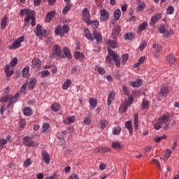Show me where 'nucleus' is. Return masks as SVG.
Here are the masks:
<instances>
[{"instance_id":"obj_1","label":"nucleus","mask_w":179,"mask_h":179,"mask_svg":"<svg viewBox=\"0 0 179 179\" xmlns=\"http://www.w3.org/2000/svg\"><path fill=\"white\" fill-rule=\"evenodd\" d=\"M170 115L165 113L162 115L157 123L155 124V128L157 131H159L160 128H163L164 131H167L170 127Z\"/></svg>"},{"instance_id":"obj_2","label":"nucleus","mask_w":179,"mask_h":179,"mask_svg":"<svg viewBox=\"0 0 179 179\" xmlns=\"http://www.w3.org/2000/svg\"><path fill=\"white\" fill-rule=\"evenodd\" d=\"M108 55L106 57V62L108 64L109 66L113 65V59H114L117 68H120L121 66V59H120V55L115 53V51L108 49ZM113 58H111V57Z\"/></svg>"},{"instance_id":"obj_3","label":"nucleus","mask_w":179,"mask_h":179,"mask_svg":"<svg viewBox=\"0 0 179 179\" xmlns=\"http://www.w3.org/2000/svg\"><path fill=\"white\" fill-rule=\"evenodd\" d=\"M51 59H55V58H64V55H62V50H61V46L58 45H55L53 46L52 52L50 55Z\"/></svg>"},{"instance_id":"obj_4","label":"nucleus","mask_w":179,"mask_h":179,"mask_svg":"<svg viewBox=\"0 0 179 179\" xmlns=\"http://www.w3.org/2000/svg\"><path fill=\"white\" fill-rule=\"evenodd\" d=\"M134 103V99L131 96L129 97L127 101H124L119 108L120 113H127L128 107H130L131 104Z\"/></svg>"},{"instance_id":"obj_5","label":"nucleus","mask_w":179,"mask_h":179,"mask_svg":"<svg viewBox=\"0 0 179 179\" xmlns=\"http://www.w3.org/2000/svg\"><path fill=\"white\" fill-rule=\"evenodd\" d=\"M33 138L29 136H27L23 138V143L25 146H28L29 148H37L38 146V143H34L33 141Z\"/></svg>"},{"instance_id":"obj_6","label":"nucleus","mask_w":179,"mask_h":179,"mask_svg":"<svg viewBox=\"0 0 179 179\" xmlns=\"http://www.w3.org/2000/svg\"><path fill=\"white\" fill-rule=\"evenodd\" d=\"M24 41V36L17 38L13 44L9 46V50H16L22 46V43Z\"/></svg>"},{"instance_id":"obj_7","label":"nucleus","mask_w":179,"mask_h":179,"mask_svg":"<svg viewBox=\"0 0 179 179\" xmlns=\"http://www.w3.org/2000/svg\"><path fill=\"white\" fill-rule=\"evenodd\" d=\"M83 20L87 24H90V13L89 12V9L84 8L82 12Z\"/></svg>"},{"instance_id":"obj_8","label":"nucleus","mask_w":179,"mask_h":179,"mask_svg":"<svg viewBox=\"0 0 179 179\" xmlns=\"http://www.w3.org/2000/svg\"><path fill=\"white\" fill-rule=\"evenodd\" d=\"M168 93H169V87L166 86L162 87L160 92L157 95V99L159 100V101H160L163 99V97H166Z\"/></svg>"},{"instance_id":"obj_9","label":"nucleus","mask_w":179,"mask_h":179,"mask_svg":"<svg viewBox=\"0 0 179 179\" xmlns=\"http://www.w3.org/2000/svg\"><path fill=\"white\" fill-rule=\"evenodd\" d=\"M35 33L38 37H40L41 36L45 37V36H47V31L45 29H43V27L40 24L36 26Z\"/></svg>"},{"instance_id":"obj_10","label":"nucleus","mask_w":179,"mask_h":179,"mask_svg":"<svg viewBox=\"0 0 179 179\" xmlns=\"http://www.w3.org/2000/svg\"><path fill=\"white\" fill-rule=\"evenodd\" d=\"M100 20L101 22H106L108 20V17H110V13L106 9H102L100 10Z\"/></svg>"},{"instance_id":"obj_11","label":"nucleus","mask_w":179,"mask_h":179,"mask_svg":"<svg viewBox=\"0 0 179 179\" xmlns=\"http://www.w3.org/2000/svg\"><path fill=\"white\" fill-rule=\"evenodd\" d=\"M31 68H33V69L35 71H38V69L41 68V61H40L38 58H34L32 59Z\"/></svg>"},{"instance_id":"obj_12","label":"nucleus","mask_w":179,"mask_h":179,"mask_svg":"<svg viewBox=\"0 0 179 179\" xmlns=\"http://www.w3.org/2000/svg\"><path fill=\"white\" fill-rule=\"evenodd\" d=\"M166 60L167 64L171 66L176 64V61H177V59L176 58V55H174V54L171 53L166 56Z\"/></svg>"},{"instance_id":"obj_13","label":"nucleus","mask_w":179,"mask_h":179,"mask_svg":"<svg viewBox=\"0 0 179 179\" xmlns=\"http://www.w3.org/2000/svg\"><path fill=\"white\" fill-rule=\"evenodd\" d=\"M92 34L94 40H96L97 43H101L103 41V36L100 32L97 31L96 29H94L92 31Z\"/></svg>"},{"instance_id":"obj_14","label":"nucleus","mask_w":179,"mask_h":179,"mask_svg":"<svg viewBox=\"0 0 179 179\" xmlns=\"http://www.w3.org/2000/svg\"><path fill=\"white\" fill-rule=\"evenodd\" d=\"M42 155V159L46 163V164H50V162L51 160V158H50V155L47 151L43 150L41 152Z\"/></svg>"},{"instance_id":"obj_15","label":"nucleus","mask_w":179,"mask_h":179,"mask_svg":"<svg viewBox=\"0 0 179 179\" xmlns=\"http://www.w3.org/2000/svg\"><path fill=\"white\" fill-rule=\"evenodd\" d=\"M27 17L24 19L26 23H29L31 19H34V11L28 10H27Z\"/></svg>"},{"instance_id":"obj_16","label":"nucleus","mask_w":179,"mask_h":179,"mask_svg":"<svg viewBox=\"0 0 179 179\" xmlns=\"http://www.w3.org/2000/svg\"><path fill=\"white\" fill-rule=\"evenodd\" d=\"M84 36L87 38V40H90V41H94V37H93V35H92V32H90L89 29H84Z\"/></svg>"},{"instance_id":"obj_17","label":"nucleus","mask_w":179,"mask_h":179,"mask_svg":"<svg viewBox=\"0 0 179 179\" xmlns=\"http://www.w3.org/2000/svg\"><path fill=\"white\" fill-rule=\"evenodd\" d=\"M162 13H158V14H156L155 15H153L151 17L150 24H152V26H155L157 22H159V20L162 19Z\"/></svg>"},{"instance_id":"obj_18","label":"nucleus","mask_w":179,"mask_h":179,"mask_svg":"<svg viewBox=\"0 0 179 179\" xmlns=\"http://www.w3.org/2000/svg\"><path fill=\"white\" fill-rule=\"evenodd\" d=\"M8 141H10V136H7L6 139L0 138V150L6 148V145L8 143Z\"/></svg>"},{"instance_id":"obj_19","label":"nucleus","mask_w":179,"mask_h":179,"mask_svg":"<svg viewBox=\"0 0 179 179\" xmlns=\"http://www.w3.org/2000/svg\"><path fill=\"white\" fill-rule=\"evenodd\" d=\"M107 45H110L111 48H117L118 47V43L115 40L108 39L106 41Z\"/></svg>"},{"instance_id":"obj_20","label":"nucleus","mask_w":179,"mask_h":179,"mask_svg":"<svg viewBox=\"0 0 179 179\" xmlns=\"http://www.w3.org/2000/svg\"><path fill=\"white\" fill-rule=\"evenodd\" d=\"M125 127L128 129L130 136H132V134L134 132V128L132 127V121L129 120L125 122Z\"/></svg>"},{"instance_id":"obj_21","label":"nucleus","mask_w":179,"mask_h":179,"mask_svg":"<svg viewBox=\"0 0 179 179\" xmlns=\"http://www.w3.org/2000/svg\"><path fill=\"white\" fill-rule=\"evenodd\" d=\"M76 120V117L75 116H71L63 120L64 124H66V125H69L71 124H73L75 121Z\"/></svg>"},{"instance_id":"obj_22","label":"nucleus","mask_w":179,"mask_h":179,"mask_svg":"<svg viewBox=\"0 0 179 179\" xmlns=\"http://www.w3.org/2000/svg\"><path fill=\"white\" fill-rule=\"evenodd\" d=\"M142 83H143V81L141 79H137L136 81H132L129 83V85L132 87H139L140 86H142Z\"/></svg>"},{"instance_id":"obj_23","label":"nucleus","mask_w":179,"mask_h":179,"mask_svg":"<svg viewBox=\"0 0 179 179\" xmlns=\"http://www.w3.org/2000/svg\"><path fill=\"white\" fill-rule=\"evenodd\" d=\"M55 32L57 36H60L61 37H64V36H65V34H64V31L62 29V27L59 25L55 28Z\"/></svg>"},{"instance_id":"obj_24","label":"nucleus","mask_w":179,"mask_h":179,"mask_svg":"<svg viewBox=\"0 0 179 179\" xmlns=\"http://www.w3.org/2000/svg\"><path fill=\"white\" fill-rule=\"evenodd\" d=\"M55 13H57L55 10H52L47 14L46 22H48V23L50 22L52 20V19H54V17L55 16Z\"/></svg>"},{"instance_id":"obj_25","label":"nucleus","mask_w":179,"mask_h":179,"mask_svg":"<svg viewBox=\"0 0 179 179\" xmlns=\"http://www.w3.org/2000/svg\"><path fill=\"white\" fill-rule=\"evenodd\" d=\"M135 38V34L132 32H127L124 34V40H128L129 41H131Z\"/></svg>"},{"instance_id":"obj_26","label":"nucleus","mask_w":179,"mask_h":179,"mask_svg":"<svg viewBox=\"0 0 179 179\" xmlns=\"http://www.w3.org/2000/svg\"><path fill=\"white\" fill-rule=\"evenodd\" d=\"M110 151H111V149H110V148L108 147H103V148H97L96 150H95V152H96V153H107Z\"/></svg>"},{"instance_id":"obj_27","label":"nucleus","mask_w":179,"mask_h":179,"mask_svg":"<svg viewBox=\"0 0 179 179\" xmlns=\"http://www.w3.org/2000/svg\"><path fill=\"white\" fill-rule=\"evenodd\" d=\"M23 114L24 115H26V117H30V115L33 114V110H31V108L25 107L23 109Z\"/></svg>"},{"instance_id":"obj_28","label":"nucleus","mask_w":179,"mask_h":179,"mask_svg":"<svg viewBox=\"0 0 179 179\" xmlns=\"http://www.w3.org/2000/svg\"><path fill=\"white\" fill-rule=\"evenodd\" d=\"M134 118V128L135 129H138V128H139V115H138V113H135Z\"/></svg>"},{"instance_id":"obj_29","label":"nucleus","mask_w":179,"mask_h":179,"mask_svg":"<svg viewBox=\"0 0 179 179\" xmlns=\"http://www.w3.org/2000/svg\"><path fill=\"white\" fill-rule=\"evenodd\" d=\"M36 82L37 80H36V79L34 78L31 79V80L28 84V90H33V89L34 88V86H36Z\"/></svg>"},{"instance_id":"obj_30","label":"nucleus","mask_w":179,"mask_h":179,"mask_svg":"<svg viewBox=\"0 0 179 179\" xmlns=\"http://www.w3.org/2000/svg\"><path fill=\"white\" fill-rule=\"evenodd\" d=\"M63 52L65 55V57L68 58V59H72V55L71 54V51L68 48H64L63 49Z\"/></svg>"},{"instance_id":"obj_31","label":"nucleus","mask_w":179,"mask_h":179,"mask_svg":"<svg viewBox=\"0 0 179 179\" xmlns=\"http://www.w3.org/2000/svg\"><path fill=\"white\" fill-rule=\"evenodd\" d=\"M112 148L115 149V150H120L122 149V145H121V143L120 142H113L112 143Z\"/></svg>"},{"instance_id":"obj_32","label":"nucleus","mask_w":179,"mask_h":179,"mask_svg":"<svg viewBox=\"0 0 179 179\" xmlns=\"http://www.w3.org/2000/svg\"><path fill=\"white\" fill-rule=\"evenodd\" d=\"M115 98V94L113 92H110L108 96V106H111V103L113 100Z\"/></svg>"},{"instance_id":"obj_33","label":"nucleus","mask_w":179,"mask_h":179,"mask_svg":"<svg viewBox=\"0 0 179 179\" xmlns=\"http://www.w3.org/2000/svg\"><path fill=\"white\" fill-rule=\"evenodd\" d=\"M9 69H10V66L7 64L4 70L6 72V76H12L13 75V70H9Z\"/></svg>"},{"instance_id":"obj_34","label":"nucleus","mask_w":179,"mask_h":179,"mask_svg":"<svg viewBox=\"0 0 179 179\" xmlns=\"http://www.w3.org/2000/svg\"><path fill=\"white\" fill-rule=\"evenodd\" d=\"M71 85H72V81H71V80H66L62 85V90H66L67 89H69Z\"/></svg>"},{"instance_id":"obj_35","label":"nucleus","mask_w":179,"mask_h":179,"mask_svg":"<svg viewBox=\"0 0 179 179\" xmlns=\"http://www.w3.org/2000/svg\"><path fill=\"white\" fill-rule=\"evenodd\" d=\"M146 27H148L147 22H144L143 23L141 24L138 26V33H142V31H143V30H145Z\"/></svg>"},{"instance_id":"obj_36","label":"nucleus","mask_w":179,"mask_h":179,"mask_svg":"<svg viewBox=\"0 0 179 179\" xmlns=\"http://www.w3.org/2000/svg\"><path fill=\"white\" fill-rule=\"evenodd\" d=\"M90 104L91 106V109L96 108V107H97V99L94 98L90 99Z\"/></svg>"},{"instance_id":"obj_37","label":"nucleus","mask_w":179,"mask_h":179,"mask_svg":"<svg viewBox=\"0 0 179 179\" xmlns=\"http://www.w3.org/2000/svg\"><path fill=\"white\" fill-rule=\"evenodd\" d=\"M29 72H30V66H27L24 67L22 71L23 78H26V76H27V75H29Z\"/></svg>"},{"instance_id":"obj_38","label":"nucleus","mask_w":179,"mask_h":179,"mask_svg":"<svg viewBox=\"0 0 179 179\" xmlns=\"http://www.w3.org/2000/svg\"><path fill=\"white\" fill-rule=\"evenodd\" d=\"M120 17H121V10L117 9L114 13V19L115 20H120Z\"/></svg>"},{"instance_id":"obj_39","label":"nucleus","mask_w":179,"mask_h":179,"mask_svg":"<svg viewBox=\"0 0 179 179\" xmlns=\"http://www.w3.org/2000/svg\"><path fill=\"white\" fill-rule=\"evenodd\" d=\"M72 5L71 3H67L65 7L63 8L62 13L63 15H66L69 10H71V7Z\"/></svg>"},{"instance_id":"obj_40","label":"nucleus","mask_w":179,"mask_h":179,"mask_svg":"<svg viewBox=\"0 0 179 179\" xmlns=\"http://www.w3.org/2000/svg\"><path fill=\"white\" fill-rule=\"evenodd\" d=\"M8 25V17H4L1 22V27L3 30Z\"/></svg>"},{"instance_id":"obj_41","label":"nucleus","mask_w":179,"mask_h":179,"mask_svg":"<svg viewBox=\"0 0 179 179\" xmlns=\"http://www.w3.org/2000/svg\"><path fill=\"white\" fill-rule=\"evenodd\" d=\"M75 57L76 59H85V55H83V53L80 52H76Z\"/></svg>"},{"instance_id":"obj_42","label":"nucleus","mask_w":179,"mask_h":179,"mask_svg":"<svg viewBox=\"0 0 179 179\" xmlns=\"http://www.w3.org/2000/svg\"><path fill=\"white\" fill-rule=\"evenodd\" d=\"M121 127H114L112 134L113 135H120V134H121Z\"/></svg>"},{"instance_id":"obj_43","label":"nucleus","mask_w":179,"mask_h":179,"mask_svg":"<svg viewBox=\"0 0 179 179\" xmlns=\"http://www.w3.org/2000/svg\"><path fill=\"white\" fill-rule=\"evenodd\" d=\"M52 111H55V113H57V111L59 110V108H61V105H59V103H54L52 105Z\"/></svg>"},{"instance_id":"obj_44","label":"nucleus","mask_w":179,"mask_h":179,"mask_svg":"<svg viewBox=\"0 0 179 179\" xmlns=\"http://www.w3.org/2000/svg\"><path fill=\"white\" fill-rule=\"evenodd\" d=\"M167 138V136L166 134H164L163 136H161L159 137H155L154 138L155 142H156L157 143H159V142L163 141V139H166Z\"/></svg>"},{"instance_id":"obj_45","label":"nucleus","mask_w":179,"mask_h":179,"mask_svg":"<svg viewBox=\"0 0 179 179\" xmlns=\"http://www.w3.org/2000/svg\"><path fill=\"white\" fill-rule=\"evenodd\" d=\"M99 122L101 129H104V128H106L107 125H108V122H107V120H101Z\"/></svg>"},{"instance_id":"obj_46","label":"nucleus","mask_w":179,"mask_h":179,"mask_svg":"<svg viewBox=\"0 0 179 179\" xmlns=\"http://www.w3.org/2000/svg\"><path fill=\"white\" fill-rule=\"evenodd\" d=\"M129 58V55L128 54H124L122 56V64L123 65H125L127 64V61H128V59Z\"/></svg>"},{"instance_id":"obj_47","label":"nucleus","mask_w":179,"mask_h":179,"mask_svg":"<svg viewBox=\"0 0 179 179\" xmlns=\"http://www.w3.org/2000/svg\"><path fill=\"white\" fill-rule=\"evenodd\" d=\"M166 13L167 15H173L174 14V6H170L166 9Z\"/></svg>"},{"instance_id":"obj_48","label":"nucleus","mask_w":179,"mask_h":179,"mask_svg":"<svg viewBox=\"0 0 179 179\" xmlns=\"http://www.w3.org/2000/svg\"><path fill=\"white\" fill-rule=\"evenodd\" d=\"M48 129H50V124L47 122L43 123L42 125V132H45Z\"/></svg>"},{"instance_id":"obj_49","label":"nucleus","mask_w":179,"mask_h":179,"mask_svg":"<svg viewBox=\"0 0 179 179\" xmlns=\"http://www.w3.org/2000/svg\"><path fill=\"white\" fill-rule=\"evenodd\" d=\"M17 99H19V94L17 93L14 96H10L9 101H12V103H15Z\"/></svg>"},{"instance_id":"obj_50","label":"nucleus","mask_w":179,"mask_h":179,"mask_svg":"<svg viewBox=\"0 0 179 179\" xmlns=\"http://www.w3.org/2000/svg\"><path fill=\"white\" fill-rule=\"evenodd\" d=\"M92 24V26L94 27V30H96V29H97V27H99V21L97 20H94L92 22H90V24Z\"/></svg>"},{"instance_id":"obj_51","label":"nucleus","mask_w":179,"mask_h":179,"mask_svg":"<svg viewBox=\"0 0 179 179\" xmlns=\"http://www.w3.org/2000/svg\"><path fill=\"white\" fill-rule=\"evenodd\" d=\"M120 31H121V27L118 25L115 27L113 29V34H115V36H117V34H120Z\"/></svg>"},{"instance_id":"obj_52","label":"nucleus","mask_w":179,"mask_h":179,"mask_svg":"<svg viewBox=\"0 0 179 179\" xmlns=\"http://www.w3.org/2000/svg\"><path fill=\"white\" fill-rule=\"evenodd\" d=\"M149 107V101L143 99V102L141 103V108H148Z\"/></svg>"},{"instance_id":"obj_53","label":"nucleus","mask_w":179,"mask_h":179,"mask_svg":"<svg viewBox=\"0 0 179 179\" xmlns=\"http://www.w3.org/2000/svg\"><path fill=\"white\" fill-rule=\"evenodd\" d=\"M9 99H10V95L3 96L1 97L0 101L1 103H6V101H9Z\"/></svg>"},{"instance_id":"obj_54","label":"nucleus","mask_w":179,"mask_h":179,"mask_svg":"<svg viewBox=\"0 0 179 179\" xmlns=\"http://www.w3.org/2000/svg\"><path fill=\"white\" fill-rule=\"evenodd\" d=\"M145 8H146V4H145L144 3H141L138 5L136 9L138 12H141V10H142V9H145Z\"/></svg>"},{"instance_id":"obj_55","label":"nucleus","mask_w":179,"mask_h":179,"mask_svg":"<svg viewBox=\"0 0 179 179\" xmlns=\"http://www.w3.org/2000/svg\"><path fill=\"white\" fill-rule=\"evenodd\" d=\"M41 78H47V76H50V71H43L41 72Z\"/></svg>"},{"instance_id":"obj_56","label":"nucleus","mask_w":179,"mask_h":179,"mask_svg":"<svg viewBox=\"0 0 179 179\" xmlns=\"http://www.w3.org/2000/svg\"><path fill=\"white\" fill-rule=\"evenodd\" d=\"M147 44H148V43H146V41H143V42L140 44L139 50H140L141 51H143V50H144L145 47H146Z\"/></svg>"},{"instance_id":"obj_57","label":"nucleus","mask_w":179,"mask_h":179,"mask_svg":"<svg viewBox=\"0 0 179 179\" xmlns=\"http://www.w3.org/2000/svg\"><path fill=\"white\" fill-rule=\"evenodd\" d=\"M20 128H24L26 127V120L21 119L19 122Z\"/></svg>"},{"instance_id":"obj_58","label":"nucleus","mask_w":179,"mask_h":179,"mask_svg":"<svg viewBox=\"0 0 179 179\" xmlns=\"http://www.w3.org/2000/svg\"><path fill=\"white\" fill-rule=\"evenodd\" d=\"M31 161L30 160V159H27L24 162V167H29V166H31Z\"/></svg>"},{"instance_id":"obj_59","label":"nucleus","mask_w":179,"mask_h":179,"mask_svg":"<svg viewBox=\"0 0 179 179\" xmlns=\"http://www.w3.org/2000/svg\"><path fill=\"white\" fill-rule=\"evenodd\" d=\"M62 29L64 34H65V33H68L69 31V27H68L66 24H64L63 25Z\"/></svg>"},{"instance_id":"obj_60","label":"nucleus","mask_w":179,"mask_h":179,"mask_svg":"<svg viewBox=\"0 0 179 179\" xmlns=\"http://www.w3.org/2000/svg\"><path fill=\"white\" fill-rule=\"evenodd\" d=\"M170 156H171V150H166L164 157H166V159H169Z\"/></svg>"},{"instance_id":"obj_61","label":"nucleus","mask_w":179,"mask_h":179,"mask_svg":"<svg viewBox=\"0 0 179 179\" xmlns=\"http://www.w3.org/2000/svg\"><path fill=\"white\" fill-rule=\"evenodd\" d=\"M97 71L100 75H104V73H106V70H104L103 67H98Z\"/></svg>"},{"instance_id":"obj_62","label":"nucleus","mask_w":179,"mask_h":179,"mask_svg":"<svg viewBox=\"0 0 179 179\" xmlns=\"http://www.w3.org/2000/svg\"><path fill=\"white\" fill-rule=\"evenodd\" d=\"M26 87H27V84L22 85L20 90L22 94H24V93H26Z\"/></svg>"},{"instance_id":"obj_63","label":"nucleus","mask_w":179,"mask_h":179,"mask_svg":"<svg viewBox=\"0 0 179 179\" xmlns=\"http://www.w3.org/2000/svg\"><path fill=\"white\" fill-rule=\"evenodd\" d=\"M17 64V58L15 57L12 62H10L11 66H16V64Z\"/></svg>"},{"instance_id":"obj_64","label":"nucleus","mask_w":179,"mask_h":179,"mask_svg":"<svg viewBox=\"0 0 179 179\" xmlns=\"http://www.w3.org/2000/svg\"><path fill=\"white\" fill-rule=\"evenodd\" d=\"M68 179H79V176L76 173H73L69 177Z\"/></svg>"}]
</instances>
